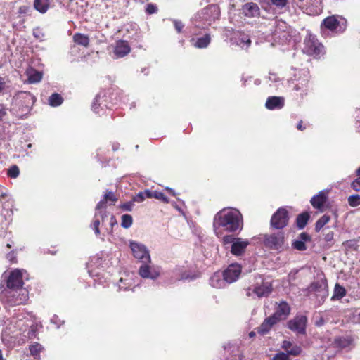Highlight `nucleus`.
<instances>
[{"mask_svg":"<svg viewBox=\"0 0 360 360\" xmlns=\"http://www.w3.org/2000/svg\"><path fill=\"white\" fill-rule=\"evenodd\" d=\"M240 217V214L238 210H223L216 214L214 226L224 227L229 232H235L241 229Z\"/></svg>","mask_w":360,"mask_h":360,"instance_id":"obj_1","label":"nucleus"},{"mask_svg":"<svg viewBox=\"0 0 360 360\" xmlns=\"http://www.w3.org/2000/svg\"><path fill=\"white\" fill-rule=\"evenodd\" d=\"M1 301L8 306L24 304L28 300V293L22 290L10 289L1 293Z\"/></svg>","mask_w":360,"mask_h":360,"instance_id":"obj_2","label":"nucleus"},{"mask_svg":"<svg viewBox=\"0 0 360 360\" xmlns=\"http://www.w3.org/2000/svg\"><path fill=\"white\" fill-rule=\"evenodd\" d=\"M264 245L273 250L278 252L284 250L287 247L285 232L279 231L271 234L264 235Z\"/></svg>","mask_w":360,"mask_h":360,"instance_id":"obj_3","label":"nucleus"},{"mask_svg":"<svg viewBox=\"0 0 360 360\" xmlns=\"http://www.w3.org/2000/svg\"><path fill=\"white\" fill-rule=\"evenodd\" d=\"M321 26L333 32L340 34L346 30L347 21L341 15H333L326 18Z\"/></svg>","mask_w":360,"mask_h":360,"instance_id":"obj_4","label":"nucleus"},{"mask_svg":"<svg viewBox=\"0 0 360 360\" xmlns=\"http://www.w3.org/2000/svg\"><path fill=\"white\" fill-rule=\"evenodd\" d=\"M303 51L309 56L320 57L324 53V46L315 35L309 34L304 41Z\"/></svg>","mask_w":360,"mask_h":360,"instance_id":"obj_5","label":"nucleus"},{"mask_svg":"<svg viewBox=\"0 0 360 360\" xmlns=\"http://www.w3.org/2000/svg\"><path fill=\"white\" fill-rule=\"evenodd\" d=\"M289 218L288 210L285 207H279L271 216L270 226L275 229H283L288 226Z\"/></svg>","mask_w":360,"mask_h":360,"instance_id":"obj_6","label":"nucleus"},{"mask_svg":"<svg viewBox=\"0 0 360 360\" xmlns=\"http://www.w3.org/2000/svg\"><path fill=\"white\" fill-rule=\"evenodd\" d=\"M130 248L135 258L139 259L142 263L150 262L149 251L147 250L145 245L139 243L131 242Z\"/></svg>","mask_w":360,"mask_h":360,"instance_id":"obj_7","label":"nucleus"},{"mask_svg":"<svg viewBox=\"0 0 360 360\" xmlns=\"http://www.w3.org/2000/svg\"><path fill=\"white\" fill-rule=\"evenodd\" d=\"M307 318L305 316H297L294 319L288 321V328L296 332L298 334L304 335L306 333Z\"/></svg>","mask_w":360,"mask_h":360,"instance_id":"obj_8","label":"nucleus"},{"mask_svg":"<svg viewBox=\"0 0 360 360\" xmlns=\"http://www.w3.org/2000/svg\"><path fill=\"white\" fill-rule=\"evenodd\" d=\"M309 290L315 292L324 300L328 295V285L327 278L323 276L320 280H317L311 283Z\"/></svg>","mask_w":360,"mask_h":360,"instance_id":"obj_9","label":"nucleus"},{"mask_svg":"<svg viewBox=\"0 0 360 360\" xmlns=\"http://www.w3.org/2000/svg\"><path fill=\"white\" fill-rule=\"evenodd\" d=\"M241 274V266L238 264H230L223 272L222 276L227 283L237 281Z\"/></svg>","mask_w":360,"mask_h":360,"instance_id":"obj_10","label":"nucleus"},{"mask_svg":"<svg viewBox=\"0 0 360 360\" xmlns=\"http://www.w3.org/2000/svg\"><path fill=\"white\" fill-rule=\"evenodd\" d=\"M24 284L22 273L20 269L12 271L6 281V285L9 289H21Z\"/></svg>","mask_w":360,"mask_h":360,"instance_id":"obj_11","label":"nucleus"},{"mask_svg":"<svg viewBox=\"0 0 360 360\" xmlns=\"http://www.w3.org/2000/svg\"><path fill=\"white\" fill-rule=\"evenodd\" d=\"M290 313V307L285 301H282L278 304L276 311L271 315L273 318L278 323L282 320H285Z\"/></svg>","mask_w":360,"mask_h":360,"instance_id":"obj_12","label":"nucleus"},{"mask_svg":"<svg viewBox=\"0 0 360 360\" xmlns=\"http://www.w3.org/2000/svg\"><path fill=\"white\" fill-rule=\"evenodd\" d=\"M327 200V193L324 191H321L316 195H314L311 198L310 202L314 208L318 209L320 212H323L325 210V204Z\"/></svg>","mask_w":360,"mask_h":360,"instance_id":"obj_13","label":"nucleus"},{"mask_svg":"<svg viewBox=\"0 0 360 360\" xmlns=\"http://www.w3.org/2000/svg\"><path fill=\"white\" fill-rule=\"evenodd\" d=\"M131 51V47L127 41L118 40L116 41L113 53L116 58H120L128 55Z\"/></svg>","mask_w":360,"mask_h":360,"instance_id":"obj_14","label":"nucleus"},{"mask_svg":"<svg viewBox=\"0 0 360 360\" xmlns=\"http://www.w3.org/2000/svg\"><path fill=\"white\" fill-rule=\"evenodd\" d=\"M249 245V240H243L240 238H237L235 243H233L231 247V253L235 256H240L245 253Z\"/></svg>","mask_w":360,"mask_h":360,"instance_id":"obj_15","label":"nucleus"},{"mask_svg":"<svg viewBox=\"0 0 360 360\" xmlns=\"http://www.w3.org/2000/svg\"><path fill=\"white\" fill-rule=\"evenodd\" d=\"M139 274L143 278L156 279L160 276V271L152 269L147 263H143L139 267Z\"/></svg>","mask_w":360,"mask_h":360,"instance_id":"obj_16","label":"nucleus"},{"mask_svg":"<svg viewBox=\"0 0 360 360\" xmlns=\"http://www.w3.org/2000/svg\"><path fill=\"white\" fill-rule=\"evenodd\" d=\"M273 288L270 282L262 281L261 285L255 286L253 288V292L258 297H266L272 292Z\"/></svg>","mask_w":360,"mask_h":360,"instance_id":"obj_17","label":"nucleus"},{"mask_svg":"<svg viewBox=\"0 0 360 360\" xmlns=\"http://www.w3.org/2000/svg\"><path fill=\"white\" fill-rule=\"evenodd\" d=\"M285 100L281 96H269L267 98L265 107L269 110L281 109L284 106Z\"/></svg>","mask_w":360,"mask_h":360,"instance_id":"obj_18","label":"nucleus"},{"mask_svg":"<svg viewBox=\"0 0 360 360\" xmlns=\"http://www.w3.org/2000/svg\"><path fill=\"white\" fill-rule=\"evenodd\" d=\"M311 236L307 233H301L299 235V240L292 242V247L297 250L304 251L307 250L305 242L310 241Z\"/></svg>","mask_w":360,"mask_h":360,"instance_id":"obj_19","label":"nucleus"},{"mask_svg":"<svg viewBox=\"0 0 360 360\" xmlns=\"http://www.w3.org/2000/svg\"><path fill=\"white\" fill-rule=\"evenodd\" d=\"M277 323L273 316H270L264 320L262 323L257 328V331L260 335L266 334Z\"/></svg>","mask_w":360,"mask_h":360,"instance_id":"obj_20","label":"nucleus"},{"mask_svg":"<svg viewBox=\"0 0 360 360\" xmlns=\"http://www.w3.org/2000/svg\"><path fill=\"white\" fill-rule=\"evenodd\" d=\"M259 9L257 4L249 2L243 6V13L247 17H254L259 13Z\"/></svg>","mask_w":360,"mask_h":360,"instance_id":"obj_21","label":"nucleus"},{"mask_svg":"<svg viewBox=\"0 0 360 360\" xmlns=\"http://www.w3.org/2000/svg\"><path fill=\"white\" fill-rule=\"evenodd\" d=\"M26 75L29 84L39 82L42 79V73L32 68L27 70Z\"/></svg>","mask_w":360,"mask_h":360,"instance_id":"obj_22","label":"nucleus"},{"mask_svg":"<svg viewBox=\"0 0 360 360\" xmlns=\"http://www.w3.org/2000/svg\"><path fill=\"white\" fill-rule=\"evenodd\" d=\"M29 350L30 355L34 358V360H40V353L44 350L43 346L38 343L34 342L29 346Z\"/></svg>","mask_w":360,"mask_h":360,"instance_id":"obj_23","label":"nucleus"},{"mask_svg":"<svg viewBox=\"0 0 360 360\" xmlns=\"http://www.w3.org/2000/svg\"><path fill=\"white\" fill-rule=\"evenodd\" d=\"M222 273L215 272L210 279V285L217 288H221L224 286L226 281L223 279L221 280Z\"/></svg>","mask_w":360,"mask_h":360,"instance_id":"obj_24","label":"nucleus"},{"mask_svg":"<svg viewBox=\"0 0 360 360\" xmlns=\"http://www.w3.org/2000/svg\"><path fill=\"white\" fill-rule=\"evenodd\" d=\"M72 39L73 41L77 45H80L86 48L89 45L90 40L88 35L77 32L73 35Z\"/></svg>","mask_w":360,"mask_h":360,"instance_id":"obj_25","label":"nucleus"},{"mask_svg":"<svg viewBox=\"0 0 360 360\" xmlns=\"http://www.w3.org/2000/svg\"><path fill=\"white\" fill-rule=\"evenodd\" d=\"M33 6L40 13H45L49 8V0H34Z\"/></svg>","mask_w":360,"mask_h":360,"instance_id":"obj_26","label":"nucleus"},{"mask_svg":"<svg viewBox=\"0 0 360 360\" xmlns=\"http://www.w3.org/2000/svg\"><path fill=\"white\" fill-rule=\"evenodd\" d=\"M346 294L347 291L345 288L342 285L337 283L334 287L333 294L331 297V300H340L342 298H343L346 295Z\"/></svg>","mask_w":360,"mask_h":360,"instance_id":"obj_27","label":"nucleus"},{"mask_svg":"<svg viewBox=\"0 0 360 360\" xmlns=\"http://www.w3.org/2000/svg\"><path fill=\"white\" fill-rule=\"evenodd\" d=\"M146 193L148 194V198H153L160 200L165 203L169 202V198L162 192L158 191L146 190Z\"/></svg>","mask_w":360,"mask_h":360,"instance_id":"obj_28","label":"nucleus"},{"mask_svg":"<svg viewBox=\"0 0 360 360\" xmlns=\"http://www.w3.org/2000/svg\"><path fill=\"white\" fill-rule=\"evenodd\" d=\"M309 218H310V215H309V212H304L298 214L296 218L297 226L300 229H304L306 226Z\"/></svg>","mask_w":360,"mask_h":360,"instance_id":"obj_29","label":"nucleus"},{"mask_svg":"<svg viewBox=\"0 0 360 360\" xmlns=\"http://www.w3.org/2000/svg\"><path fill=\"white\" fill-rule=\"evenodd\" d=\"M63 102V98L60 94L54 93L49 98V104L52 107H57L60 105Z\"/></svg>","mask_w":360,"mask_h":360,"instance_id":"obj_30","label":"nucleus"},{"mask_svg":"<svg viewBox=\"0 0 360 360\" xmlns=\"http://www.w3.org/2000/svg\"><path fill=\"white\" fill-rule=\"evenodd\" d=\"M352 340L349 338L339 337L334 340L335 347L338 348H346L351 345Z\"/></svg>","mask_w":360,"mask_h":360,"instance_id":"obj_31","label":"nucleus"},{"mask_svg":"<svg viewBox=\"0 0 360 360\" xmlns=\"http://www.w3.org/2000/svg\"><path fill=\"white\" fill-rule=\"evenodd\" d=\"M210 34H206L197 39L195 46L199 49L206 48L210 44Z\"/></svg>","mask_w":360,"mask_h":360,"instance_id":"obj_32","label":"nucleus"},{"mask_svg":"<svg viewBox=\"0 0 360 360\" xmlns=\"http://www.w3.org/2000/svg\"><path fill=\"white\" fill-rule=\"evenodd\" d=\"M330 221V217L328 214L323 215L315 224V231L319 232L321 229Z\"/></svg>","mask_w":360,"mask_h":360,"instance_id":"obj_33","label":"nucleus"},{"mask_svg":"<svg viewBox=\"0 0 360 360\" xmlns=\"http://www.w3.org/2000/svg\"><path fill=\"white\" fill-rule=\"evenodd\" d=\"M133 223V218L130 214H123L122 216L121 226L124 229H129Z\"/></svg>","mask_w":360,"mask_h":360,"instance_id":"obj_34","label":"nucleus"},{"mask_svg":"<svg viewBox=\"0 0 360 360\" xmlns=\"http://www.w3.org/2000/svg\"><path fill=\"white\" fill-rule=\"evenodd\" d=\"M350 207H355L360 205V195L354 194L349 195L347 199Z\"/></svg>","mask_w":360,"mask_h":360,"instance_id":"obj_35","label":"nucleus"},{"mask_svg":"<svg viewBox=\"0 0 360 360\" xmlns=\"http://www.w3.org/2000/svg\"><path fill=\"white\" fill-rule=\"evenodd\" d=\"M20 174V169L16 165H13L9 167L7 171V175L11 179L17 178Z\"/></svg>","mask_w":360,"mask_h":360,"instance_id":"obj_36","label":"nucleus"},{"mask_svg":"<svg viewBox=\"0 0 360 360\" xmlns=\"http://www.w3.org/2000/svg\"><path fill=\"white\" fill-rule=\"evenodd\" d=\"M302 351V349L300 346L294 345L291 347L289 351H288V355L297 356L301 354Z\"/></svg>","mask_w":360,"mask_h":360,"instance_id":"obj_37","label":"nucleus"},{"mask_svg":"<svg viewBox=\"0 0 360 360\" xmlns=\"http://www.w3.org/2000/svg\"><path fill=\"white\" fill-rule=\"evenodd\" d=\"M99 226H100V219L97 218V214H96L95 217H94V219L91 226L94 229L96 236H98L100 234Z\"/></svg>","mask_w":360,"mask_h":360,"instance_id":"obj_38","label":"nucleus"},{"mask_svg":"<svg viewBox=\"0 0 360 360\" xmlns=\"http://www.w3.org/2000/svg\"><path fill=\"white\" fill-rule=\"evenodd\" d=\"M304 83H301L300 85L299 84H295L294 86V90L295 91H302L304 94H307V91L308 89V80H304Z\"/></svg>","mask_w":360,"mask_h":360,"instance_id":"obj_39","label":"nucleus"},{"mask_svg":"<svg viewBox=\"0 0 360 360\" xmlns=\"http://www.w3.org/2000/svg\"><path fill=\"white\" fill-rule=\"evenodd\" d=\"M103 198L107 202L110 201L112 202H115L117 201V198L116 197L115 193H113L112 191H106L103 196Z\"/></svg>","mask_w":360,"mask_h":360,"instance_id":"obj_40","label":"nucleus"},{"mask_svg":"<svg viewBox=\"0 0 360 360\" xmlns=\"http://www.w3.org/2000/svg\"><path fill=\"white\" fill-rule=\"evenodd\" d=\"M146 198H148V194L146 193V191L143 192H139L133 198L134 202H141L143 201Z\"/></svg>","mask_w":360,"mask_h":360,"instance_id":"obj_41","label":"nucleus"},{"mask_svg":"<svg viewBox=\"0 0 360 360\" xmlns=\"http://www.w3.org/2000/svg\"><path fill=\"white\" fill-rule=\"evenodd\" d=\"M237 238H235L233 236L231 235H226L224 236L222 238V243L224 245L228 244H233L236 240Z\"/></svg>","mask_w":360,"mask_h":360,"instance_id":"obj_42","label":"nucleus"},{"mask_svg":"<svg viewBox=\"0 0 360 360\" xmlns=\"http://www.w3.org/2000/svg\"><path fill=\"white\" fill-rule=\"evenodd\" d=\"M273 360H290V357L288 353L281 352L274 355Z\"/></svg>","mask_w":360,"mask_h":360,"instance_id":"obj_43","label":"nucleus"},{"mask_svg":"<svg viewBox=\"0 0 360 360\" xmlns=\"http://www.w3.org/2000/svg\"><path fill=\"white\" fill-rule=\"evenodd\" d=\"M31 12V8L30 6H21L18 8V13L20 15H29Z\"/></svg>","mask_w":360,"mask_h":360,"instance_id":"obj_44","label":"nucleus"},{"mask_svg":"<svg viewBox=\"0 0 360 360\" xmlns=\"http://www.w3.org/2000/svg\"><path fill=\"white\" fill-rule=\"evenodd\" d=\"M120 208L124 211H131L134 207V201H129L120 205Z\"/></svg>","mask_w":360,"mask_h":360,"instance_id":"obj_45","label":"nucleus"},{"mask_svg":"<svg viewBox=\"0 0 360 360\" xmlns=\"http://www.w3.org/2000/svg\"><path fill=\"white\" fill-rule=\"evenodd\" d=\"M6 259L11 263V264H16L18 260H17V257H16V253L15 251H11L10 252H8L7 255H6Z\"/></svg>","mask_w":360,"mask_h":360,"instance_id":"obj_46","label":"nucleus"},{"mask_svg":"<svg viewBox=\"0 0 360 360\" xmlns=\"http://www.w3.org/2000/svg\"><path fill=\"white\" fill-rule=\"evenodd\" d=\"M117 219H116L115 217L112 214L110 217V222H109L110 226L105 227L107 232H108V233L112 232L113 226L115 225H117Z\"/></svg>","mask_w":360,"mask_h":360,"instance_id":"obj_47","label":"nucleus"},{"mask_svg":"<svg viewBox=\"0 0 360 360\" xmlns=\"http://www.w3.org/2000/svg\"><path fill=\"white\" fill-rule=\"evenodd\" d=\"M37 329L35 326H32L27 333V337L29 339H33L37 338Z\"/></svg>","mask_w":360,"mask_h":360,"instance_id":"obj_48","label":"nucleus"},{"mask_svg":"<svg viewBox=\"0 0 360 360\" xmlns=\"http://www.w3.org/2000/svg\"><path fill=\"white\" fill-rule=\"evenodd\" d=\"M357 176L358 177L352 182L351 187L355 191H360V176Z\"/></svg>","mask_w":360,"mask_h":360,"instance_id":"obj_49","label":"nucleus"},{"mask_svg":"<svg viewBox=\"0 0 360 360\" xmlns=\"http://www.w3.org/2000/svg\"><path fill=\"white\" fill-rule=\"evenodd\" d=\"M271 2L276 6L283 8L287 4L288 0H271Z\"/></svg>","mask_w":360,"mask_h":360,"instance_id":"obj_50","label":"nucleus"},{"mask_svg":"<svg viewBox=\"0 0 360 360\" xmlns=\"http://www.w3.org/2000/svg\"><path fill=\"white\" fill-rule=\"evenodd\" d=\"M157 11H158L157 7L155 5L152 4H149L146 6V11L148 14L155 13L157 12Z\"/></svg>","mask_w":360,"mask_h":360,"instance_id":"obj_51","label":"nucleus"},{"mask_svg":"<svg viewBox=\"0 0 360 360\" xmlns=\"http://www.w3.org/2000/svg\"><path fill=\"white\" fill-rule=\"evenodd\" d=\"M174 25L176 29V30L180 33L182 31V29L184 27V24L181 21L175 20L174 22Z\"/></svg>","mask_w":360,"mask_h":360,"instance_id":"obj_52","label":"nucleus"},{"mask_svg":"<svg viewBox=\"0 0 360 360\" xmlns=\"http://www.w3.org/2000/svg\"><path fill=\"white\" fill-rule=\"evenodd\" d=\"M292 346V344L290 341L288 340H284L282 343V348L285 350L287 352L290 350L291 347Z\"/></svg>","mask_w":360,"mask_h":360,"instance_id":"obj_53","label":"nucleus"},{"mask_svg":"<svg viewBox=\"0 0 360 360\" xmlns=\"http://www.w3.org/2000/svg\"><path fill=\"white\" fill-rule=\"evenodd\" d=\"M107 201L103 198L96 205V210H99L106 207Z\"/></svg>","mask_w":360,"mask_h":360,"instance_id":"obj_54","label":"nucleus"},{"mask_svg":"<svg viewBox=\"0 0 360 360\" xmlns=\"http://www.w3.org/2000/svg\"><path fill=\"white\" fill-rule=\"evenodd\" d=\"M6 84L4 78L0 77V94L6 89Z\"/></svg>","mask_w":360,"mask_h":360,"instance_id":"obj_55","label":"nucleus"},{"mask_svg":"<svg viewBox=\"0 0 360 360\" xmlns=\"http://www.w3.org/2000/svg\"><path fill=\"white\" fill-rule=\"evenodd\" d=\"M6 115V111L3 105H0V121H1L4 117Z\"/></svg>","mask_w":360,"mask_h":360,"instance_id":"obj_56","label":"nucleus"},{"mask_svg":"<svg viewBox=\"0 0 360 360\" xmlns=\"http://www.w3.org/2000/svg\"><path fill=\"white\" fill-rule=\"evenodd\" d=\"M297 129L302 131L307 129V126L303 124L302 120H300L297 124Z\"/></svg>","mask_w":360,"mask_h":360,"instance_id":"obj_57","label":"nucleus"},{"mask_svg":"<svg viewBox=\"0 0 360 360\" xmlns=\"http://www.w3.org/2000/svg\"><path fill=\"white\" fill-rule=\"evenodd\" d=\"M333 232L330 231L329 233H326L325 236V240L326 241H330L333 238Z\"/></svg>","mask_w":360,"mask_h":360,"instance_id":"obj_58","label":"nucleus"},{"mask_svg":"<svg viewBox=\"0 0 360 360\" xmlns=\"http://www.w3.org/2000/svg\"><path fill=\"white\" fill-rule=\"evenodd\" d=\"M100 217L101 218L102 222L104 223L105 218L108 217L106 211H101L99 212Z\"/></svg>","mask_w":360,"mask_h":360,"instance_id":"obj_59","label":"nucleus"},{"mask_svg":"<svg viewBox=\"0 0 360 360\" xmlns=\"http://www.w3.org/2000/svg\"><path fill=\"white\" fill-rule=\"evenodd\" d=\"M120 148V144L118 143H113L112 144V149L114 151H117Z\"/></svg>","mask_w":360,"mask_h":360,"instance_id":"obj_60","label":"nucleus"},{"mask_svg":"<svg viewBox=\"0 0 360 360\" xmlns=\"http://www.w3.org/2000/svg\"><path fill=\"white\" fill-rule=\"evenodd\" d=\"M166 190L167 191V192H168L169 194H171V195H173V196H175V195H176V194H175V192H174V191L173 189H172V188H170L167 187V188H166Z\"/></svg>","mask_w":360,"mask_h":360,"instance_id":"obj_61","label":"nucleus"},{"mask_svg":"<svg viewBox=\"0 0 360 360\" xmlns=\"http://www.w3.org/2000/svg\"><path fill=\"white\" fill-rule=\"evenodd\" d=\"M356 117L358 119L357 121L360 123V110L358 112ZM358 129H359V132H360V125L359 126Z\"/></svg>","mask_w":360,"mask_h":360,"instance_id":"obj_62","label":"nucleus"},{"mask_svg":"<svg viewBox=\"0 0 360 360\" xmlns=\"http://www.w3.org/2000/svg\"><path fill=\"white\" fill-rule=\"evenodd\" d=\"M243 42L247 44V46H250L251 44V40L248 39L245 41H243Z\"/></svg>","mask_w":360,"mask_h":360,"instance_id":"obj_63","label":"nucleus"},{"mask_svg":"<svg viewBox=\"0 0 360 360\" xmlns=\"http://www.w3.org/2000/svg\"><path fill=\"white\" fill-rule=\"evenodd\" d=\"M356 175L360 176V167L356 170Z\"/></svg>","mask_w":360,"mask_h":360,"instance_id":"obj_64","label":"nucleus"}]
</instances>
